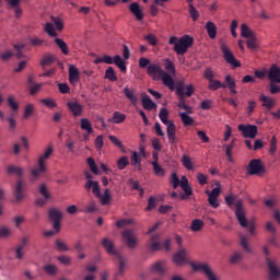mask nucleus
<instances>
[{
  "mask_svg": "<svg viewBox=\"0 0 280 280\" xmlns=\"http://www.w3.org/2000/svg\"><path fill=\"white\" fill-rule=\"evenodd\" d=\"M54 62H56V57H54V55L48 54L43 57L40 66L43 67V69H45V67H51Z\"/></svg>",
  "mask_w": 280,
  "mask_h": 280,
  "instance_id": "nucleus-37",
  "label": "nucleus"
},
{
  "mask_svg": "<svg viewBox=\"0 0 280 280\" xmlns=\"http://www.w3.org/2000/svg\"><path fill=\"white\" fill-rule=\"evenodd\" d=\"M238 130L240 132H242L243 137L245 139H255V137H257V126L255 125H244L241 124L238 125Z\"/></svg>",
  "mask_w": 280,
  "mask_h": 280,
  "instance_id": "nucleus-10",
  "label": "nucleus"
},
{
  "mask_svg": "<svg viewBox=\"0 0 280 280\" xmlns=\"http://www.w3.org/2000/svg\"><path fill=\"white\" fill-rule=\"evenodd\" d=\"M173 261L176 266H184V264H189V258L187 257V250L179 249L174 256Z\"/></svg>",
  "mask_w": 280,
  "mask_h": 280,
  "instance_id": "nucleus-15",
  "label": "nucleus"
},
{
  "mask_svg": "<svg viewBox=\"0 0 280 280\" xmlns=\"http://www.w3.org/2000/svg\"><path fill=\"white\" fill-rule=\"evenodd\" d=\"M85 189L86 191H90L92 189L93 195L96 198H102V190L100 188V182H86L85 183Z\"/></svg>",
  "mask_w": 280,
  "mask_h": 280,
  "instance_id": "nucleus-20",
  "label": "nucleus"
},
{
  "mask_svg": "<svg viewBox=\"0 0 280 280\" xmlns=\"http://www.w3.org/2000/svg\"><path fill=\"white\" fill-rule=\"evenodd\" d=\"M81 124V130H84L86 135H84V139H89V135H93V125L91 124V120L89 118H82L80 120Z\"/></svg>",
  "mask_w": 280,
  "mask_h": 280,
  "instance_id": "nucleus-24",
  "label": "nucleus"
},
{
  "mask_svg": "<svg viewBox=\"0 0 280 280\" xmlns=\"http://www.w3.org/2000/svg\"><path fill=\"white\" fill-rule=\"evenodd\" d=\"M49 219L51 220L52 228L56 233H60V229H62V224L60 223V220H62V211L58 208H51L48 211Z\"/></svg>",
  "mask_w": 280,
  "mask_h": 280,
  "instance_id": "nucleus-8",
  "label": "nucleus"
},
{
  "mask_svg": "<svg viewBox=\"0 0 280 280\" xmlns=\"http://www.w3.org/2000/svg\"><path fill=\"white\" fill-rule=\"evenodd\" d=\"M8 105L11 108V110L16 112L19 110V103L16 102V100L14 98V96L10 95L8 97Z\"/></svg>",
  "mask_w": 280,
  "mask_h": 280,
  "instance_id": "nucleus-59",
  "label": "nucleus"
},
{
  "mask_svg": "<svg viewBox=\"0 0 280 280\" xmlns=\"http://www.w3.org/2000/svg\"><path fill=\"white\" fill-rule=\"evenodd\" d=\"M10 9L13 10L15 19H21L23 16V9L21 8V0H4Z\"/></svg>",
  "mask_w": 280,
  "mask_h": 280,
  "instance_id": "nucleus-16",
  "label": "nucleus"
},
{
  "mask_svg": "<svg viewBox=\"0 0 280 280\" xmlns=\"http://www.w3.org/2000/svg\"><path fill=\"white\" fill-rule=\"evenodd\" d=\"M159 234L152 235L149 242L150 248L153 252L161 250V243H159Z\"/></svg>",
  "mask_w": 280,
  "mask_h": 280,
  "instance_id": "nucleus-39",
  "label": "nucleus"
},
{
  "mask_svg": "<svg viewBox=\"0 0 280 280\" xmlns=\"http://www.w3.org/2000/svg\"><path fill=\"white\" fill-rule=\"evenodd\" d=\"M277 152V136H273L270 141L269 154L275 156Z\"/></svg>",
  "mask_w": 280,
  "mask_h": 280,
  "instance_id": "nucleus-63",
  "label": "nucleus"
},
{
  "mask_svg": "<svg viewBox=\"0 0 280 280\" xmlns=\"http://www.w3.org/2000/svg\"><path fill=\"white\" fill-rule=\"evenodd\" d=\"M112 121L114 124H124V121H126V114L114 112Z\"/></svg>",
  "mask_w": 280,
  "mask_h": 280,
  "instance_id": "nucleus-49",
  "label": "nucleus"
},
{
  "mask_svg": "<svg viewBox=\"0 0 280 280\" xmlns=\"http://www.w3.org/2000/svg\"><path fill=\"white\" fill-rule=\"evenodd\" d=\"M206 31L211 40H214L215 36H218V26L211 21L206 23Z\"/></svg>",
  "mask_w": 280,
  "mask_h": 280,
  "instance_id": "nucleus-26",
  "label": "nucleus"
},
{
  "mask_svg": "<svg viewBox=\"0 0 280 280\" xmlns=\"http://www.w3.org/2000/svg\"><path fill=\"white\" fill-rule=\"evenodd\" d=\"M241 36L243 38H250V37L255 36V33L250 30V27H248V25L242 24Z\"/></svg>",
  "mask_w": 280,
  "mask_h": 280,
  "instance_id": "nucleus-43",
  "label": "nucleus"
},
{
  "mask_svg": "<svg viewBox=\"0 0 280 280\" xmlns=\"http://www.w3.org/2000/svg\"><path fill=\"white\" fill-rule=\"evenodd\" d=\"M203 228L205 221L200 219H195L191 221L190 231H192V233H198V231H202Z\"/></svg>",
  "mask_w": 280,
  "mask_h": 280,
  "instance_id": "nucleus-32",
  "label": "nucleus"
},
{
  "mask_svg": "<svg viewBox=\"0 0 280 280\" xmlns=\"http://www.w3.org/2000/svg\"><path fill=\"white\" fill-rule=\"evenodd\" d=\"M164 67L168 71V73L176 75V66H174V62L172 60L166 59L164 62Z\"/></svg>",
  "mask_w": 280,
  "mask_h": 280,
  "instance_id": "nucleus-56",
  "label": "nucleus"
},
{
  "mask_svg": "<svg viewBox=\"0 0 280 280\" xmlns=\"http://www.w3.org/2000/svg\"><path fill=\"white\" fill-rule=\"evenodd\" d=\"M225 205L230 209H234V213L236 217V220L238 224L243 229H248L250 235H255V224L254 223H248V219H246V209L244 208V201L242 199H237V195L235 194H230L224 197Z\"/></svg>",
  "mask_w": 280,
  "mask_h": 280,
  "instance_id": "nucleus-1",
  "label": "nucleus"
},
{
  "mask_svg": "<svg viewBox=\"0 0 280 280\" xmlns=\"http://www.w3.org/2000/svg\"><path fill=\"white\" fill-rule=\"evenodd\" d=\"M13 48L15 50V56L19 60H21V58H25V55L23 54V50L25 49V44H14Z\"/></svg>",
  "mask_w": 280,
  "mask_h": 280,
  "instance_id": "nucleus-46",
  "label": "nucleus"
},
{
  "mask_svg": "<svg viewBox=\"0 0 280 280\" xmlns=\"http://www.w3.org/2000/svg\"><path fill=\"white\" fill-rule=\"evenodd\" d=\"M195 89L192 84L184 85L183 82L178 83L176 86V95L179 97L178 108H187V105L185 104V97H191L195 93Z\"/></svg>",
  "mask_w": 280,
  "mask_h": 280,
  "instance_id": "nucleus-4",
  "label": "nucleus"
},
{
  "mask_svg": "<svg viewBox=\"0 0 280 280\" xmlns=\"http://www.w3.org/2000/svg\"><path fill=\"white\" fill-rule=\"evenodd\" d=\"M246 172L249 176H264L266 174V165L260 159H253L249 161Z\"/></svg>",
  "mask_w": 280,
  "mask_h": 280,
  "instance_id": "nucleus-5",
  "label": "nucleus"
},
{
  "mask_svg": "<svg viewBox=\"0 0 280 280\" xmlns=\"http://www.w3.org/2000/svg\"><path fill=\"white\" fill-rule=\"evenodd\" d=\"M240 244L242 248L245 250V253H253V249L250 248V245L248 244V237L241 235L240 236Z\"/></svg>",
  "mask_w": 280,
  "mask_h": 280,
  "instance_id": "nucleus-45",
  "label": "nucleus"
},
{
  "mask_svg": "<svg viewBox=\"0 0 280 280\" xmlns=\"http://www.w3.org/2000/svg\"><path fill=\"white\" fill-rule=\"evenodd\" d=\"M259 100H260V102H262V106L265 108H269L270 109V108L275 107V100H272V97H268L265 94H261L259 96Z\"/></svg>",
  "mask_w": 280,
  "mask_h": 280,
  "instance_id": "nucleus-35",
  "label": "nucleus"
},
{
  "mask_svg": "<svg viewBox=\"0 0 280 280\" xmlns=\"http://www.w3.org/2000/svg\"><path fill=\"white\" fill-rule=\"evenodd\" d=\"M266 266L268 268V280H279L280 279V267L275 259H268Z\"/></svg>",
  "mask_w": 280,
  "mask_h": 280,
  "instance_id": "nucleus-9",
  "label": "nucleus"
},
{
  "mask_svg": "<svg viewBox=\"0 0 280 280\" xmlns=\"http://www.w3.org/2000/svg\"><path fill=\"white\" fill-rule=\"evenodd\" d=\"M164 86H167L171 91H174V78L167 72H163L161 79Z\"/></svg>",
  "mask_w": 280,
  "mask_h": 280,
  "instance_id": "nucleus-27",
  "label": "nucleus"
},
{
  "mask_svg": "<svg viewBox=\"0 0 280 280\" xmlns=\"http://www.w3.org/2000/svg\"><path fill=\"white\" fill-rule=\"evenodd\" d=\"M152 272H158V275H165V262L164 261H158L154 265L151 266Z\"/></svg>",
  "mask_w": 280,
  "mask_h": 280,
  "instance_id": "nucleus-38",
  "label": "nucleus"
},
{
  "mask_svg": "<svg viewBox=\"0 0 280 280\" xmlns=\"http://www.w3.org/2000/svg\"><path fill=\"white\" fill-rule=\"evenodd\" d=\"M136 93L137 91H135V89H129L128 86L124 89V95L129 100L132 106H137V104H139V98Z\"/></svg>",
  "mask_w": 280,
  "mask_h": 280,
  "instance_id": "nucleus-22",
  "label": "nucleus"
},
{
  "mask_svg": "<svg viewBox=\"0 0 280 280\" xmlns=\"http://www.w3.org/2000/svg\"><path fill=\"white\" fill-rule=\"evenodd\" d=\"M102 246L105 248L108 255H113L114 257H117L118 255H120L119 250L115 248V244L110 238H107V237L103 238Z\"/></svg>",
  "mask_w": 280,
  "mask_h": 280,
  "instance_id": "nucleus-14",
  "label": "nucleus"
},
{
  "mask_svg": "<svg viewBox=\"0 0 280 280\" xmlns=\"http://www.w3.org/2000/svg\"><path fill=\"white\" fill-rule=\"evenodd\" d=\"M7 174H16V176H23V168L14 165H9L7 167Z\"/></svg>",
  "mask_w": 280,
  "mask_h": 280,
  "instance_id": "nucleus-50",
  "label": "nucleus"
},
{
  "mask_svg": "<svg viewBox=\"0 0 280 280\" xmlns=\"http://www.w3.org/2000/svg\"><path fill=\"white\" fill-rule=\"evenodd\" d=\"M208 89L210 91H218L219 89H226V85L225 83H222L215 79H212L211 81H209Z\"/></svg>",
  "mask_w": 280,
  "mask_h": 280,
  "instance_id": "nucleus-40",
  "label": "nucleus"
},
{
  "mask_svg": "<svg viewBox=\"0 0 280 280\" xmlns=\"http://www.w3.org/2000/svg\"><path fill=\"white\" fill-rule=\"evenodd\" d=\"M129 11L136 16L137 21H143V9H141L139 2L130 3Z\"/></svg>",
  "mask_w": 280,
  "mask_h": 280,
  "instance_id": "nucleus-19",
  "label": "nucleus"
},
{
  "mask_svg": "<svg viewBox=\"0 0 280 280\" xmlns=\"http://www.w3.org/2000/svg\"><path fill=\"white\" fill-rule=\"evenodd\" d=\"M243 257H244V255L242 253L235 252L230 257V264H240V261H242Z\"/></svg>",
  "mask_w": 280,
  "mask_h": 280,
  "instance_id": "nucleus-61",
  "label": "nucleus"
},
{
  "mask_svg": "<svg viewBox=\"0 0 280 280\" xmlns=\"http://www.w3.org/2000/svg\"><path fill=\"white\" fill-rule=\"evenodd\" d=\"M166 135L168 137V143H171V145H174L175 143L178 142V138H176V125L175 124L168 125V127L166 128Z\"/></svg>",
  "mask_w": 280,
  "mask_h": 280,
  "instance_id": "nucleus-23",
  "label": "nucleus"
},
{
  "mask_svg": "<svg viewBox=\"0 0 280 280\" xmlns=\"http://www.w3.org/2000/svg\"><path fill=\"white\" fill-rule=\"evenodd\" d=\"M130 161H131V165H133L135 167H141V156H139V153L138 152H133L131 154V158H130Z\"/></svg>",
  "mask_w": 280,
  "mask_h": 280,
  "instance_id": "nucleus-55",
  "label": "nucleus"
},
{
  "mask_svg": "<svg viewBox=\"0 0 280 280\" xmlns=\"http://www.w3.org/2000/svg\"><path fill=\"white\" fill-rule=\"evenodd\" d=\"M247 47L248 49H259V45L257 44V36L253 35L252 37H247Z\"/></svg>",
  "mask_w": 280,
  "mask_h": 280,
  "instance_id": "nucleus-51",
  "label": "nucleus"
},
{
  "mask_svg": "<svg viewBox=\"0 0 280 280\" xmlns=\"http://www.w3.org/2000/svg\"><path fill=\"white\" fill-rule=\"evenodd\" d=\"M168 117H170V112H167V108L162 107L160 109L159 118L162 121V124H164V126H167V128H170V124H174V121H171Z\"/></svg>",
  "mask_w": 280,
  "mask_h": 280,
  "instance_id": "nucleus-28",
  "label": "nucleus"
},
{
  "mask_svg": "<svg viewBox=\"0 0 280 280\" xmlns=\"http://www.w3.org/2000/svg\"><path fill=\"white\" fill-rule=\"evenodd\" d=\"M80 80V70L73 65L69 67V82L75 84Z\"/></svg>",
  "mask_w": 280,
  "mask_h": 280,
  "instance_id": "nucleus-25",
  "label": "nucleus"
},
{
  "mask_svg": "<svg viewBox=\"0 0 280 280\" xmlns=\"http://www.w3.org/2000/svg\"><path fill=\"white\" fill-rule=\"evenodd\" d=\"M142 107L144 110H154V108H156V103H154L150 96H144L142 97Z\"/></svg>",
  "mask_w": 280,
  "mask_h": 280,
  "instance_id": "nucleus-31",
  "label": "nucleus"
},
{
  "mask_svg": "<svg viewBox=\"0 0 280 280\" xmlns=\"http://www.w3.org/2000/svg\"><path fill=\"white\" fill-rule=\"evenodd\" d=\"M45 32L46 34H48V36H52V37L58 36V33H56V28H54V24L51 23H46Z\"/></svg>",
  "mask_w": 280,
  "mask_h": 280,
  "instance_id": "nucleus-62",
  "label": "nucleus"
},
{
  "mask_svg": "<svg viewBox=\"0 0 280 280\" xmlns=\"http://www.w3.org/2000/svg\"><path fill=\"white\" fill-rule=\"evenodd\" d=\"M34 115V104H27L24 109V119H30Z\"/></svg>",
  "mask_w": 280,
  "mask_h": 280,
  "instance_id": "nucleus-60",
  "label": "nucleus"
},
{
  "mask_svg": "<svg viewBox=\"0 0 280 280\" xmlns=\"http://www.w3.org/2000/svg\"><path fill=\"white\" fill-rule=\"evenodd\" d=\"M108 139L109 141H112L114 145H116V148H119V150H121L122 152H126V149L124 148V143H121V140H118V138L115 136H108Z\"/></svg>",
  "mask_w": 280,
  "mask_h": 280,
  "instance_id": "nucleus-57",
  "label": "nucleus"
},
{
  "mask_svg": "<svg viewBox=\"0 0 280 280\" xmlns=\"http://www.w3.org/2000/svg\"><path fill=\"white\" fill-rule=\"evenodd\" d=\"M188 12L192 21H198V19H200V12L196 10V7H194V4L188 5Z\"/></svg>",
  "mask_w": 280,
  "mask_h": 280,
  "instance_id": "nucleus-53",
  "label": "nucleus"
},
{
  "mask_svg": "<svg viewBox=\"0 0 280 280\" xmlns=\"http://www.w3.org/2000/svg\"><path fill=\"white\" fill-rule=\"evenodd\" d=\"M151 165L153 167V173L158 178H163L165 176V168H163L159 162H151Z\"/></svg>",
  "mask_w": 280,
  "mask_h": 280,
  "instance_id": "nucleus-29",
  "label": "nucleus"
},
{
  "mask_svg": "<svg viewBox=\"0 0 280 280\" xmlns=\"http://www.w3.org/2000/svg\"><path fill=\"white\" fill-rule=\"evenodd\" d=\"M130 165V162L128 161V156L124 155L118 159L117 161V167L118 170H126Z\"/></svg>",
  "mask_w": 280,
  "mask_h": 280,
  "instance_id": "nucleus-52",
  "label": "nucleus"
},
{
  "mask_svg": "<svg viewBox=\"0 0 280 280\" xmlns=\"http://www.w3.org/2000/svg\"><path fill=\"white\" fill-rule=\"evenodd\" d=\"M55 43L65 56H69V46H67V43L65 40H62L61 38H56Z\"/></svg>",
  "mask_w": 280,
  "mask_h": 280,
  "instance_id": "nucleus-42",
  "label": "nucleus"
},
{
  "mask_svg": "<svg viewBox=\"0 0 280 280\" xmlns=\"http://www.w3.org/2000/svg\"><path fill=\"white\" fill-rule=\"evenodd\" d=\"M51 21L56 30H58V32H62V30L65 28V24L62 23V20L58 16H51Z\"/></svg>",
  "mask_w": 280,
  "mask_h": 280,
  "instance_id": "nucleus-58",
  "label": "nucleus"
},
{
  "mask_svg": "<svg viewBox=\"0 0 280 280\" xmlns=\"http://www.w3.org/2000/svg\"><path fill=\"white\" fill-rule=\"evenodd\" d=\"M190 267L192 268L194 272H203L208 280H218V277H215V273L207 264L191 261Z\"/></svg>",
  "mask_w": 280,
  "mask_h": 280,
  "instance_id": "nucleus-7",
  "label": "nucleus"
},
{
  "mask_svg": "<svg viewBox=\"0 0 280 280\" xmlns=\"http://www.w3.org/2000/svg\"><path fill=\"white\" fill-rule=\"evenodd\" d=\"M114 65H116V67H118L122 73H126L128 68L126 67V61L121 58V56L116 55L114 57Z\"/></svg>",
  "mask_w": 280,
  "mask_h": 280,
  "instance_id": "nucleus-36",
  "label": "nucleus"
},
{
  "mask_svg": "<svg viewBox=\"0 0 280 280\" xmlns=\"http://www.w3.org/2000/svg\"><path fill=\"white\" fill-rule=\"evenodd\" d=\"M179 117L184 126H191V124H194V118L191 116H188L187 113H179Z\"/></svg>",
  "mask_w": 280,
  "mask_h": 280,
  "instance_id": "nucleus-54",
  "label": "nucleus"
},
{
  "mask_svg": "<svg viewBox=\"0 0 280 280\" xmlns=\"http://www.w3.org/2000/svg\"><path fill=\"white\" fill-rule=\"evenodd\" d=\"M182 165L188 171L194 170V163L191 162V158L187 154H184L182 158Z\"/></svg>",
  "mask_w": 280,
  "mask_h": 280,
  "instance_id": "nucleus-48",
  "label": "nucleus"
},
{
  "mask_svg": "<svg viewBox=\"0 0 280 280\" xmlns=\"http://www.w3.org/2000/svg\"><path fill=\"white\" fill-rule=\"evenodd\" d=\"M121 237L127 242L128 248H135L137 246V236L132 230H125L121 233Z\"/></svg>",
  "mask_w": 280,
  "mask_h": 280,
  "instance_id": "nucleus-12",
  "label": "nucleus"
},
{
  "mask_svg": "<svg viewBox=\"0 0 280 280\" xmlns=\"http://www.w3.org/2000/svg\"><path fill=\"white\" fill-rule=\"evenodd\" d=\"M105 80H109V82H117V74L115 73V69H113V67H108L106 69Z\"/></svg>",
  "mask_w": 280,
  "mask_h": 280,
  "instance_id": "nucleus-44",
  "label": "nucleus"
},
{
  "mask_svg": "<svg viewBox=\"0 0 280 280\" xmlns=\"http://www.w3.org/2000/svg\"><path fill=\"white\" fill-rule=\"evenodd\" d=\"M168 44L174 45L173 49L177 56H185L194 45V37H191V35H184L180 38L171 36Z\"/></svg>",
  "mask_w": 280,
  "mask_h": 280,
  "instance_id": "nucleus-2",
  "label": "nucleus"
},
{
  "mask_svg": "<svg viewBox=\"0 0 280 280\" xmlns=\"http://www.w3.org/2000/svg\"><path fill=\"white\" fill-rule=\"evenodd\" d=\"M51 154H54V147L49 145L45 150L44 154L38 159V165H45V161H47V159H50Z\"/></svg>",
  "mask_w": 280,
  "mask_h": 280,
  "instance_id": "nucleus-33",
  "label": "nucleus"
},
{
  "mask_svg": "<svg viewBox=\"0 0 280 280\" xmlns=\"http://www.w3.org/2000/svg\"><path fill=\"white\" fill-rule=\"evenodd\" d=\"M55 248L59 253H67V252H69V246L67 245V243H65V241H62L60 238H57L55 241Z\"/></svg>",
  "mask_w": 280,
  "mask_h": 280,
  "instance_id": "nucleus-41",
  "label": "nucleus"
},
{
  "mask_svg": "<svg viewBox=\"0 0 280 280\" xmlns=\"http://www.w3.org/2000/svg\"><path fill=\"white\" fill-rule=\"evenodd\" d=\"M165 70L159 66V63H152L147 68V73L150 78H152L155 82L161 80V75Z\"/></svg>",
  "mask_w": 280,
  "mask_h": 280,
  "instance_id": "nucleus-11",
  "label": "nucleus"
},
{
  "mask_svg": "<svg viewBox=\"0 0 280 280\" xmlns=\"http://www.w3.org/2000/svg\"><path fill=\"white\" fill-rule=\"evenodd\" d=\"M69 110L72 113L73 117H81L84 110V106L78 101H69L67 103Z\"/></svg>",
  "mask_w": 280,
  "mask_h": 280,
  "instance_id": "nucleus-13",
  "label": "nucleus"
},
{
  "mask_svg": "<svg viewBox=\"0 0 280 280\" xmlns=\"http://www.w3.org/2000/svg\"><path fill=\"white\" fill-rule=\"evenodd\" d=\"M45 172H47V165L45 164H38V166L33 167L31 171V180H37V178H40Z\"/></svg>",
  "mask_w": 280,
  "mask_h": 280,
  "instance_id": "nucleus-21",
  "label": "nucleus"
},
{
  "mask_svg": "<svg viewBox=\"0 0 280 280\" xmlns=\"http://www.w3.org/2000/svg\"><path fill=\"white\" fill-rule=\"evenodd\" d=\"M268 79L270 80L269 91L271 95H277V93H280V68L277 66H271L268 71Z\"/></svg>",
  "mask_w": 280,
  "mask_h": 280,
  "instance_id": "nucleus-3",
  "label": "nucleus"
},
{
  "mask_svg": "<svg viewBox=\"0 0 280 280\" xmlns=\"http://www.w3.org/2000/svg\"><path fill=\"white\" fill-rule=\"evenodd\" d=\"M115 257L118 260V272L115 275V279L117 280V277H124V272H126V264H128V258L121 256V254H118Z\"/></svg>",
  "mask_w": 280,
  "mask_h": 280,
  "instance_id": "nucleus-18",
  "label": "nucleus"
},
{
  "mask_svg": "<svg viewBox=\"0 0 280 280\" xmlns=\"http://www.w3.org/2000/svg\"><path fill=\"white\" fill-rule=\"evenodd\" d=\"M43 270L46 275H49V277H56V275H58V266L56 265L47 264L43 267Z\"/></svg>",
  "mask_w": 280,
  "mask_h": 280,
  "instance_id": "nucleus-34",
  "label": "nucleus"
},
{
  "mask_svg": "<svg viewBox=\"0 0 280 280\" xmlns=\"http://www.w3.org/2000/svg\"><path fill=\"white\" fill-rule=\"evenodd\" d=\"M152 209H156V197H149L148 199L145 211H152Z\"/></svg>",
  "mask_w": 280,
  "mask_h": 280,
  "instance_id": "nucleus-64",
  "label": "nucleus"
},
{
  "mask_svg": "<svg viewBox=\"0 0 280 280\" xmlns=\"http://www.w3.org/2000/svg\"><path fill=\"white\" fill-rule=\"evenodd\" d=\"M86 163L92 173H94L96 176L100 175V167H97V164L93 158H88Z\"/></svg>",
  "mask_w": 280,
  "mask_h": 280,
  "instance_id": "nucleus-47",
  "label": "nucleus"
},
{
  "mask_svg": "<svg viewBox=\"0 0 280 280\" xmlns=\"http://www.w3.org/2000/svg\"><path fill=\"white\" fill-rule=\"evenodd\" d=\"M13 196L16 200V202H21L23 198H25V186L23 185L22 180H18L14 190H13Z\"/></svg>",
  "mask_w": 280,
  "mask_h": 280,
  "instance_id": "nucleus-17",
  "label": "nucleus"
},
{
  "mask_svg": "<svg viewBox=\"0 0 280 280\" xmlns=\"http://www.w3.org/2000/svg\"><path fill=\"white\" fill-rule=\"evenodd\" d=\"M220 49L223 55V60H225V62L230 65L232 69H237L238 67H242V63L237 61L235 55H233V51H231L226 44H221Z\"/></svg>",
  "mask_w": 280,
  "mask_h": 280,
  "instance_id": "nucleus-6",
  "label": "nucleus"
},
{
  "mask_svg": "<svg viewBox=\"0 0 280 280\" xmlns=\"http://www.w3.org/2000/svg\"><path fill=\"white\" fill-rule=\"evenodd\" d=\"M96 198H100L101 205H103V207H106V205H110V201L113 200V196L110 195V189L106 188L104 191V195L101 194V197H96Z\"/></svg>",
  "mask_w": 280,
  "mask_h": 280,
  "instance_id": "nucleus-30",
  "label": "nucleus"
}]
</instances>
